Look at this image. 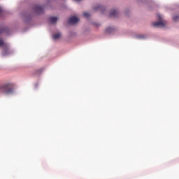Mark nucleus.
<instances>
[{
	"label": "nucleus",
	"instance_id": "6e6552de",
	"mask_svg": "<svg viewBox=\"0 0 179 179\" xmlns=\"http://www.w3.org/2000/svg\"><path fill=\"white\" fill-rule=\"evenodd\" d=\"M6 31H8V28L0 27V34H2V33H5Z\"/></svg>",
	"mask_w": 179,
	"mask_h": 179
},
{
	"label": "nucleus",
	"instance_id": "4468645a",
	"mask_svg": "<svg viewBox=\"0 0 179 179\" xmlns=\"http://www.w3.org/2000/svg\"><path fill=\"white\" fill-rule=\"evenodd\" d=\"M143 37H144L143 36L141 35L138 36V38H143Z\"/></svg>",
	"mask_w": 179,
	"mask_h": 179
},
{
	"label": "nucleus",
	"instance_id": "ddd939ff",
	"mask_svg": "<svg viewBox=\"0 0 179 179\" xmlns=\"http://www.w3.org/2000/svg\"><path fill=\"white\" fill-rule=\"evenodd\" d=\"M178 19H179V16L178 15H176V16L173 17L174 22H177V20H178Z\"/></svg>",
	"mask_w": 179,
	"mask_h": 179
},
{
	"label": "nucleus",
	"instance_id": "7ed1b4c3",
	"mask_svg": "<svg viewBox=\"0 0 179 179\" xmlns=\"http://www.w3.org/2000/svg\"><path fill=\"white\" fill-rule=\"evenodd\" d=\"M0 47H2L3 50V55H6L8 52H9V46L8 45V43H5L3 40L0 39Z\"/></svg>",
	"mask_w": 179,
	"mask_h": 179
},
{
	"label": "nucleus",
	"instance_id": "9b49d317",
	"mask_svg": "<svg viewBox=\"0 0 179 179\" xmlns=\"http://www.w3.org/2000/svg\"><path fill=\"white\" fill-rule=\"evenodd\" d=\"M95 10H103V6H98L94 8Z\"/></svg>",
	"mask_w": 179,
	"mask_h": 179
},
{
	"label": "nucleus",
	"instance_id": "dca6fc26",
	"mask_svg": "<svg viewBox=\"0 0 179 179\" xmlns=\"http://www.w3.org/2000/svg\"><path fill=\"white\" fill-rule=\"evenodd\" d=\"M76 1H80V0H76Z\"/></svg>",
	"mask_w": 179,
	"mask_h": 179
},
{
	"label": "nucleus",
	"instance_id": "1a4fd4ad",
	"mask_svg": "<svg viewBox=\"0 0 179 179\" xmlns=\"http://www.w3.org/2000/svg\"><path fill=\"white\" fill-rule=\"evenodd\" d=\"M61 37V34L59 33H57V34H55L54 36H53V38L55 40H58L59 38Z\"/></svg>",
	"mask_w": 179,
	"mask_h": 179
},
{
	"label": "nucleus",
	"instance_id": "0eeeda50",
	"mask_svg": "<svg viewBox=\"0 0 179 179\" xmlns=\"http://www.w3.org/2000/svg\"><path fill=\"white\" fill-rule=\"evenodd\" d=\"M50 22L52 24L57 23V21L58 20V17H49Z\"/></svg>",
	"mask_w": 179,
	"mask_h": 179
},
{
	"label": "nucleus",
	"instance_id": "39448f33",
	"mask_svg": "<svg viewBox=\"0 0 179 179\" xmlns=\"http://www.w3.org/2000/svg\"><path fill=\"white\" fill-rule=\"evenodd\" d=\"M79 22L78 17L73 16L69 19V24H76Z\"/></svg>",
	"mask_w": 179,
	"mask_h": 179
},
{
	"label": "nucleus",
	"instance_id": "423d86ee",
	"mask_svg": "<svg viewBox=\"0 0 179 179\" xmlns=\"http://www.w3.org/2000/svg\"><path fill=\"white\" fill-rule=\"evenodd\" d=\"M118 16V11L117 10H113L110 13V17H117Z\"/></svg>",
	"mask_w": 179,
	"mask_h": 179
},
{
	"label": "nucleus",
	"instance_id": "9d476101",
	"mask_svg": "<svg viewBox=\"0 0 179 179\" xmlns=\"http://www.w3.org/2000/svg\"><path fill=\"white\" fill-rule=\"evenodd\" d=\"M114 30V28L113 27H108L106 29V33H112L113 31Z\"/></svg>",
	"mask_w": 179,
	"mask_h": 179
},
{
	"label": "nucleus",
	"instance_id": "f03ea898",
	"mask_svg": "<svg viewBox=\"0 0 179 179\" xmlns=\"http://www.w3.org/2000/svg\"><path fill=\"white\" fill-rule=\"evenodd\" d=\"M159 22H153L152 26L154 27H164L166 26V22L162 18V15H157Z\"/></svg>",
	"mask_w": 179,
	"mask_h": 179
},
{
	"label": "nucleus",
	"instance_id": "f8f14e48",
	"mask_svg": "<svg viewBox=\"0 0 179 179\" xmlns=\"http://www.w3.org/2000/svg\"><path fill=\"white\" fill-rule=\"evenodd\" d=\"M83 16H84V17L88 18V17H90V14H89V13H84L83 14Z\"/></svg>",
	"mask_w": 179,
	"mask_h": 179
},
{
	"label": "nucleus",
	"instance_id": "20e7f679",
	"mask_svg": "<svg viewBox=\"0 0 179 179\" xmlns=\"http://www.w3.org/2000/svg\"><path fill=\"white\" fill-rule=\"evenodd\" d=\"M34 10L38 15H41V13H44V8L41 7V6H40L38 5H36L34 7Z\"/></svg>",
	"mask_w": 179,
	"mask_h": 179
},
{
	"label": "nucleus",
	"instance_id": "2eb2a0df",
	"mask_svg": "<svg viewBox=\"0 0 179 179\" xmlns=\"http://www.w3.org/2000/svg\"><path fill=\"white\" fill-rule=\"evenodd\" d=\"M1 13H2V8H0V15H1Z\"/></svg>",
	"mask_w": 179,
	"mask_h": 179
},
{
	"label": "nucleus",
	"instance_id": "f257e3e1",
	"mask_svg": "<svg viewBox=\"0 0 179 179\" xmlns=\"http://www.w3.org/2000/svg\"><path fill=\"white\" fill-rule=\"evenodd\" d=\"M0 90L3 93V94H10V93H13V88L9 83L1 85Z\"/></svg>",
	"mask_w": 179,
	"mask_h": 179
}]
</instances>
